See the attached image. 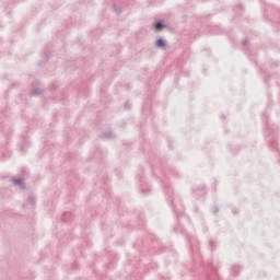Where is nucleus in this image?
<instances>
[{"mask_svg":"<svg viewBox=\"0 0 280 280\" xmlns=\"http://www.w3.org/2000/svg\"><path fill=\"white\" fill-rule=\"evenodd\" d=\"M210 246H211V248H212V250H213V246H215V242H213V241H210Z\"/></svg>","mask_w":280,"mask_h":280,"instance_id":"13","label":"nucleus"},{"mask_svg":"<svg viewBox=\"0 0 280 280\" xmlns=\"http://www.w3.org/2000/svg\"><path fill=\"white\" fill-rule=\"evenodd\" d=\"M103 139H113L115 135L112 131L104 132L102 135Z\"/></svg>","mask_w":280,"mask_h":280,"instance_id":"6","label":"nucleus"},{"mask_svg":"<svg viewBox=\"0 0 280 280\" xmlns=\"http://www.w3.org/2000/svg\"><path fill=\"white\" fill-rule=\"evenodd\" d=\"M242 45H244V46L248 45V40L247 39H243L242 40Z\"/></svg>","mask_w":280,"mask_h":280,"instance_id":"12","label":"nucleus"},{"mask_svg":"<svg viewBox=\"0 0 280 280\" xmlns=\"http://www.w3.org/2000/svg\"><path fill=\"white\" fill-rule=\"evenodd\" d=\"M262 119H264V121H266V119H268V116L265 114V115L262 116Z\"/></svg>","mask_w":280,"mask_h":280,"instance_id":"15","label":"nucleus"},{"mask_svg":"<svg viewBox=\"0 0 280 280\" xmlns=\"http://www.w3.org/2000/svg\"><path fill=\"white\" fill-rule=\"evenodd\" d=\"M218 211H220V210L218 209V207H213V208H212V213H218Z\"/></svg>","mask_w":280,"mask_h":280,"instance_id":"11","label":"nucleus"},{"mask_svg":"<svg viewBox=\"0 0 280 280\" xmlns=\"http://www.w3.org/2000/svg\"><path fill=\"white\" fill-rule=\"evenodd\" d=\"M125 108H126V110H130V105L126 104Z\"/></svg>","mask_w":280,"mask_h":280,"instance_id":"14","label":"nucleus"},{"mask_svg":"<svg viewBox=\"0 0 280 280\" xmlns=\"http://www.w3.org/2000/svg\"><path fill=\"white\" fill-rule=\"evenodd\" d=\"M116 12H118V14H119V12H121L120 10H116Z\"/></svg>","mask_w":280,"mask_h":280,"instance_id":"19","label":"nucleus"},{"mask_svg":"<svg viewBox=\"0 0 280 280\" xmlns=\"http://www.w3.org/2000/svg\"><path fill=\"white\" fill-rule=\"evenodd\" d=\"M231 272H232L233 277H237V275H240V272H242V267L234 265L231 268Z\"/></svg>","mask_w":280,"mask_h":280,"instance_id":"4","label":"nucleus"},{"mask_svg":"<svg viewBox=\"0 0 280 280\" xmlns=\"http://www.w3.org/2000/svg\"><path fill=\"white\" fill-rule=\"evenodd\" d=\"M40 93H43V90H40V88H37L31 92V95H40Z\"/></svg>","mask_w":280,"mask_h":280,"instance_id":"9","label":"nucleus"},{"mask_svg":"<svg viewBox=\"0 0 280 280\" xmlns=\"http://www.w3.org/2000/svg\"><path fill=\"white\" fill-rule=\"evenodd\" d=\"M267 141H269L271 150L277 149V140H271L270 138H267Z\"/></svg>","mask_w":280,"mask_h":280,"instance_id":"7","label":"nucleus"},{"mask_svg":"<svg viewBox=\"0 0 280 280\" xmlns=\"http://www.w3.org/2000/svg\"><path fill=\"white\" fill-rule=\"evenodd\" d=\"M265 135H267V136H268V135H270V132H268V131H265Z\"/></svg>","mask_w":280,"mask_h":280,"instance_id":"17","label":"nucleus"},{"mask_svg":"<svg viewBox=\"0 0 280 280\" xmlns=\"http://www.w3.org/2000/svg\"><path fill=\"white\" fill-rule=\"evenodd\" d=\"M221 119H226V117L225 116H221Z\"/></svg>","mask_w":280,"mask_h":280,"instance_id":"16","label":"nucleus"},{"mask_svg":"<svg viewBox=\"0 0 280 280\" xmlns=\"http://www.w3.org/2000/svg\"><path fill=\"white\" fill-rule=\"evenodd\" d=\"M234 215L237 214V211H233Z\"/></svg>","mask_w":280,"mask_h":280,"instance_id":"18","label":"nucleus"},{"mask_svg":"<svg viewBox=\"0 0 280 280\" xmlns=\"http://www.w3.org/2000/svg\"><path fill=\"white\" fill-rule=\"evenodd\" d=\"M156 47H159L160 49H165V47H167V43H165V39L163 38H159L155 42Z\"/></svg>","mask_w":280,"mask_h":280,"instance_id":"3","label":"nucleus"},{"mask_svg":"<svg viewBox=\"0 0 280 280\" xmlns=\"http://www.w3.org/2000/svg\"><path fill=\"white\" fill-rule=\"evenodd\" d=\"M192 192L195 194L196 198H200L207 195V190H205V186H200L194 189Z\"/></svg>","mask_w":280,"mask_h":280,"instance_id":"1","label":"nucleus"},{"mask_svg":"<svg viewBox=\"0 0 280 280\" xmlns=\"http://www.w3.org/2000/svg\"><path fill=\"white\" fill-rule=\"evenodd\" d=\"M28 202L32 205V207H36V197H34V195H30Z\"/></svg>","mask_w":280,"mask_h":280,"instance_id":"8","label":"nucleus"},{"mask_svg":"<svg viewBox=\"0 0 280 280\" xmlns=\"http://www.w3.org/2000/svg\"><path fill=\"white\" fill-rule=\"evenodd\" d=\"M153 28L155 30V32H162V30H165V24L163 23V21H158L153 24Z\"/></svg>","mask_w":280,"mask_h":280,"instance_id":"2","label":"nucleus"},{"mask_svg":"<svg viewBox=\"0 0 280 280\" xmlns=\"http://www.w3.org/2000/svg\"><path fill=\"white\" fill-rule=\"evenodd\" d=\"M12 183H13V185H18L19 187H21V189H25V183H23V179L13 178Z\"/></svg>","mask_w":280,"mask_h":280,"instance_id":"5","label":"nucleus"},{"mask_svg":"<svg viewBox=\"0 0 280 280\" xmlns=\"http://www.w3.org/2000/svg\"><path fill=\"white\" fill-rule=\"evenodd\" d=\"M174 231L176 233H183V229L180 226L174 228Z\"/></svg>","mask_w":280,"mask_h":280,"instance_id":"10","label":"nucleus"}]
</instances>
